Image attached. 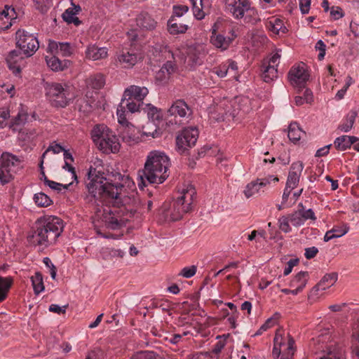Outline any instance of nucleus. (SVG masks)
<instances>
[{
	"label": "nucleus",
	"instance_id": "nucleus-1",
	"mask_svg": "<svg viewBox=\"0 0 359 359\" xmlns=\"http://www.w3.org/2000/svg\"><path fill=\"white\" fill-rule=\"evenodd\" d=\"M86 188L94 198H100L106 203L98 208L93 217L96 228L118 229L130 219L126 205L131 198L127 196L123 184H112L101 168L90 166L88 172Z\"/></svg>",
	"mask_w": 359,
	"mask_h": 359
},
{
	"label": "nucleus",
	"instance_id": "nucleus-2",
	"mask_svg": "<svg viewBox=\"0 0 359 359\" xmlns=\"http://www.w3.org/2000/svg\"><path fill=\"white\" fill-rule=\"evenodd\" d=\"M170 165V159L163 151H150L144 169L138 172L137 184L140 189H143L146 187L145 181L151 184H162L168 177Z\"/></svg>",
	"mask_w": 359,
	"mask_h": 359
},
{
	"label": "nucleus",
	"instance_id": "nucleus-3",
	"mask_svg": "<svg viewBox=\"0 0 359 359\" xmlns=\"http://www.w3.org/2000/svg\"><path fill=\"white\" fill-rule=\"evenodd\" d=\"M64 229L63 221L53 215H46L37 220V228L32 236L33 243L47 248L57 242Z\"/></svg>",
	"mask_w": 359,
	"mask_h": 359
},
{
	"label": "nucleus",
	"instance_id": "nucleus-4",
	"mask_svg": "<svg viewBox=\"0 0 359 359\" xmlns=\"http://www.w3.org/2000/svg\"><path fill=\"white\" fill-rule=\"evenodd\" d=\"M196 190L191 185H188L181 191V196L169 205H165L163 214L165 219L168 221H177L180 219L184 213L191 210V205L196 195Z\"/></svg>",
	"mask_w": 359,
	"mask_h": 359
},
{
	"label": "nucleus",
	"instance_id": "nucleus-5",
	"mask_svg": "<svg viewBox=\"0 0 359 359\" xmlns=\"http://www.w3.org/2000/svg\"><path fill=\"white\" fill-rule=\"evenodd\" d=\"M224 11L236 20L244 19L253 23L258 19V13L250 0H223Z\"/></svg>",
	"mask_w": 359,
	"mask_h": 359
},
{
	"label": "nucleus",
	"instance_id": "nucleus-6",
	"mask_svg": "<svg viewBox=\"0 0 359 359\" xmlns=\"http://www.w3.org/2000/svg\"><path fill=\"white\" fill-rule=\"evenodd\" d=\"M45 91L47 100L51 106L55 108L66 107L72 100L69 87L67 83H47Z\"/></svg>",
	"mask_w": 359,
	"mask_h": 359
},
{
	"label": "nucleus",
	"instance_id": "nucleus-7",
	"mask_svg": "<svg viewBox=\"0 0 359 359\" xmlns=\"http://www.w3.org/2000/svg\"><path fill=\"white\" fill-rule=\"evenodd\" d=\"M294 344V341L288 333H285L283 330H278L273 339V358L292 359L295 351Z\"/></svg>",
	"mask_w": 359,
	"mask_h": 359
},
{
	"label": "nucleus",
	"instance_id": "nucleus-8",
	"mask_svg": "<svg viewBox=\"0 0 359 359\" xmlns=\"http://www.w3.org/2000/svg\"><path fill=\"white\" fill-rule=\"evenodd\" d=\"M192 115V110L183 100H177L167 110L165 118L168 124L180 125L187 121Z\"/></svg>",
	"mask_w": 359,
	"mask_h": 359
},
{
	"label": "nucleus",
	"instance_id": "nucleus-9",
	"mask_svg": "<svg viewBox=\"0 0 359 359\" xmlns=\"http://www.w3.org/2000/svg\"><path fill=\"white\" fill-rule=\"evenodd\" d=\"M21 168V161L10 153H4L0 158V181L2 184L11 182Z\"/></svg>",
	"mask_w": 359,
	"mask_h": 359
},
{
	"label": "nucleus",
	"instance_id": "nucleus-10",
	"mask_svg": "<svg viewBox=\"0 0 359 359\" xmlns=\"http://www.w3.org/2000/svg\"><path fill=\"white\" fill-rule=\"evenodd\" d=\"M16 47L26 57L32 56L39 48L37 37L25 29H18L15 33Z\"/></svg>",
	"mask_w": 359,
	"mask_h": 359
},
{
	"label": "nucleus",
	"instance_id": "nucleus-11",
	"mask_svg": "<svg viewBox=\"0 0 359 359\" xmlns=\"http://www.w3.org/2000/svg\"><path fill=\"white\" fill-rule=\"evenodd\" d=\"M304 168V164L302 161H297L293 162L290 166L285 187L283 194V203L287 201L292 191L297 187L299 183V180Z\"/></svg>",
	"mask_w": 359,
	"mask_h": 359
},
{
	"label": "nucleus",
	"instance_id": "nucleus-12",
	"mask_svg": "<svg viewBox=\"0 0 359 359\" xmlns=\"http://www.w3.org/2000/svg\"><path fill=\"white\" fill-rule=\"evenodd\" d=\"M198 130L191 126L184 128L176 137V147L180 153H184L195 146L198 138Z\"/></svg>",
	"mask_w": 359,
	"mask_h": 359
},
{
	"label": "nucleus",
	"instance_id": "nucleus-13",
	"mask_svg": "<svg viewBox=\"0 0 359 359\" xmlns=\"http://www.w3.org/2000/svg\"><path fill=\"white\" fill-rule=\"evenodd\" d=\"M280 50H276L269 59L264 60L262 65V76L263 80L269 83L278 78V67L281 57Z\"/></svg>",
	"mask_w": 359,
	"mask_h": 359
},
{
	"label": "nucleus",
	"instance_id": "nucleus-14",
	"mask_svg": "<svg viewBox=\"0 0 359 359\" xmlns=\"http://www.w3.org/2000/svg\"><path fill=\"white\" fill-rule=\"evenodd\" d=\"M279 181L278 177L269 175L264 178H257L255 180L248 183L243 193L246 198H250L259 194L261 190L270 185L271 183H276Z\"/></svg>",
	"mask_w": 359,
	"mask_h": 359
},
{
	"label": "nucleus",
	"instance_id": "nucleus-15",
	"mask_svg": "<svg viewBox=\"0 0 359 359\" xmlns=\"http://www.w3.org/2000/svg\"><path fill=\"white\" fill-rule=\"evenodd\" d=\"M288 80L295 88H302L309 79V74L306 65L303 62L294 65L288 72Z\"/></svg>",
	"mask_w": 359,
	"mask_h": 359
},
{
	"label": "nucleus",
	"instance_id": "nucleus-16",
	"mask_svg": "<svg viewBox=\"0 0 359 359\" xmlns=\"http://www.w3.org/2000/svg\"><path fill=\"white\" fill-rule=\"evenodd\" d=\"M26 57L21 50H13L9 53L6 62L10 70L15 75H19L26 65Z\"/></svg>",
	"mask_w": 359,
	"mask_h": 359
},
{
	"label": "nucleus",
	"instance_id": "nucleus-17",
	"mask_svg": "<svg viewBox=\"0 0 359 359\" xmlns=\"http://www.w3.org/2000/svg\"><path fill=\"white\" fill-rule=\"evenodd\" d=\"M122 126L123 128L120 131L119 135L123 142L131 146L142 141L140 130L134 125L129 123Z\"/></svg>",
	"mask_w": 359,
	"mask_h": 359
},
{
	"label": "nucleus",
	"instance_id": "nucleus-18",
	"mask_svg": "<svg viewBox=\"0 0 359 359\" xmlns=\"http://www.w3.org/2000/svg\"><path fill=\"white\" fill-rule=\"evenodd\" d=\"M148 93L149 90L147 88L132 85L125 89L121 101L135 100L139 102V103H143V100Z\"/></svg>",
	"mask_w": 359,
	"mask_h": 359
},
{
	"label": "nucleus",
	"instance_id": "nucleus-19",
	"mask_svg": "<svg viewBox=\"0 0 359 359\" xmlns=\"http://www.w3.org/2000/svg\"><path fill=\"white\" fill-rule=\"evenodd\" d=\"M231 36L225 37L222 34L217 33L216 25H214L212 27V36L210 37V42L217 48L221 49L222 50H226L232 41L237 37L233 29L229 32Z\"/></svg>",
	"mask_w": 359,
	"mask_h": 359
},
{
	"label": "nucleus",
	"instance_id": "nucleus-20",
	"mask_svg": "<svg viewBox=\"0 0 359 359\" xmlns=\"http://www.w3.org/2000/svg\"><path fill=\"white\" fill-rule=\"evenodd\" d=\"M16 18L17 14L14 8L6 5L0 11V32L10 28Z\"/></svg>",
	"mask_w": 359,
	"mask_h": 359
},
{
	"label": "nucleus",
	"instance_id": "nucleus-21",
	"mask_svg": "<svg viewBox=\"0 0 359 359\" xmlns=\"http://www.w3.org/2000/svg\"><path fill=\"white\" fill-rule=\"evenodd\" d=\"M112 132L113 131L104 124H98L93 128L90 133L91 138L100 150L101 149V143L104 142L105 140Z\"/></svg>",
	"mask_w": 359,
	"mask_h": 359
},
{
	"label": "nucleus",
	"instance_id": "nucleus-22",
	"mask_svg": "<svg viewBox=\"0 0 359 359\" xmlns=\"http://www.w3.org/2000/svg\"><path fill=\"white\" fill-rule=\"evenodd\" d=\"M71 4L72 6L66 9L62 13V19L67 24H74L75 26H79L81 22L76 15L81 11V6L74 4L72 0L71 1Z\"/></svg>",
	"mask_w": 359,
	"mask_h": 359
},
{
	"label": "nucleus",
	"instance_id": "nucleus-23",
	"mask_svg": "<svg viewBox=\"0 0 359 359\" xmlns=\"http://www.w3.org/2000/svg\"><path fill=\"white\" fill-rule=\"evenodd\" d=\"M85 53L86 57L90 60H100L108 56V49L105 47L89 45L87 46Z\"/></svg>",
	"mask_w": 359,
	"mask_h": 359
},
{
	"label": "nucleus",
	"instance_id": "nucleus-24",
	"mask_svg": "<svg viewBox=\"0 0 359 359\" xmlns=\"http://www.w3.org/2000/svg\"><path fill=\"white\" fill-rule=\"evenodd\" d=\"M322 347V353L318 359H342V350L335 343H330Z\"/></svg>",
	"mask_w": 359,
	"mask_h": 359
},
{
	"label": "nucleus",
	"instance_id": "nucleus-25",
	"mask_svg": "<svg viewBox=\"0 0 359 359\" xmlns=\"http://www.w3.org/2000/svg\"><path fill=\"white\" fill-rule=\"evenodd\" d=\"M46 62L48 67L54 72H61L69 68L72 62L69 60H60L55 55H46Z\"/></svg>",
	"mask_w": 359,
	"mask_h": 359
},
{
	"label": "nucleus",
	"instance_id": "nucleus-26",
	"mask_svg": "<svg viewBox=\"0 0 359 359\" xmlns=\"http://www.w3.org/2000/svg\"><path fill=\"white\" fill-rule=\"evenodd\" d=\"M121 144L116 135L112 132L105 140V142L101 143L100 150L106 154L117 153L119 151Z\"/></svg>",
	"mask_w": 359,
	"mask_h": 359
},
{
	"label": "nucleus",
	"instance_id": "nucleus-27",
	"mask_svg": "<svg viewBox=\"0 0 359 359\" xmlns=\"http://www.w3.org/2000/svg\"><path fill=\"white\" fill-rule=\"evenodd\" d=\"M162 133L157 124L152 121H147L142 128L141 138L146 137L148 140L161 137Z\"/></svg>",
	"mask_w": 359,
	"mask_h": 359
},
{
	"label": "nucleus",
	"instance_id": "nucleus-28",
	"mask_svg": "<svg viewBox=\"0 0 359 359\" xmlns=\"http://www.w3.org/2000/svg\"><path fill=\"white\" fill-rule=\"evenodd\" d=\"M267 29L274 35H283L287 32V28L284 25L283 21L276 17L269 18L266 22Z\"/></svg>",
	"mask_w": 359,
	"mask_h": 359
},
{
	"label": "nucleus",
	"instance_id": "nucleus-29",
	"mask_svg": "<svg viewBox=\"0 0 359 359\" xmlns=\"http://www.w3.org/2000/svg\"><path fill=\"white\" fill-rule=\"evenodd\" d=\"M104 84L105 79L101 73L91 74L86 80V85L88 89L100 90L104 87Z\"/></svg>",
	"mask_w": 359,
	"mask_h": 359
},
{
	"label": "nucleus",
	"instance_id": "nucleus-30",
	"mask_svg": "<svg viewBox=\"0 0 359 359\" xmlns=\"http://www.w3.org/2000/svg\"><path fill=\"white\" fill-rule=\"evenodd\" d=\"M167 26L168 31L172 35L184 34L189 28L188 25L177 22L175 16H172L168 20Z\"/></svg>",
	"mask_w": 359,
	"mask_h": 359
},
{
	"label": "nucleus",
	"instance_id": "nucleus-31",
	"mask_svg": "<svg viewBox=\"0 0 359 359\" xmlns=\"http://www.w3.org/2000/svg\"><path fill=\"white\" fill-rule=\"evenodd\" d=\"M349 227L346 224L334 226L332 229L327 231L324 236V241L327 242L335 238H340L348 233Z\"/></svg>",
	"mask_w": 359,
	"mask_h": 359
},
{
	"label": "nucleus",
	"instance_id": "nucleus-32",
	"mask_svg": "<svg viewBox=\"0 0 359 359\" xmlns=\"http://www.w3.org/2000/svg\"><path fill=\"white\" fill-rule=\"evenodd\" d=\"M337 280L336 273L326 274L313 288V291H324L334 285Z\"/></svg>",
	"mask_w": 359,
	"mask_h": 359
},
{
	"label": "nucleus",
	"instance_id": "nucleus-33",
	"mask_svg": "<svg viewBox=\"0 0 359 359\" xmlns=\"http://www.w3.org/2000/svg\"><path fill=\"white\" fill-rule=\"evenodd\" d=\"M137 25L147 30H153L156 26V22L147 13H141L136 20Z\"/></svg>",
	"mask_w": 359,
	"mask_h": 359
},
{
	"label": "nucleus",
	"instance_id": "nucleus-34",
	"mask_svg": "<svg viewBox=\"0 0 359 359\" xmlns=\"http://www.w3.org/2000/svg\"><path fill=\"white\" fill-rule=\"evenodd\" d=\"M308 281V273L300 271L290 280L289 285L290 287H297L301 290L305 287Z\"/></svg>",
	"mask_w": 359,
	"mask_h": 359
},
{
	"label": "nucleus",
	"instance_id": "nucleus-35",
	"mask_svg": "<svg viewBox=\"0 0 359 359\" xmlns=\"http://www.w3.org/2000/svg\"><path fill=\"white\" fill-rule=\"evenodd\" d=\"M118 60L126 68H131L137 62V56L129 52L123 53L118 56Z\"/></svg>",
	"mask_w": 359,
	"mask_h": 359
},
{
	"label": "nucleus",
	"instance_id": "nucleus-36",
	"mask_svg": "<svg viewBox=\"0 0 359 359\" xmlns=\"http://www.w3.org/2000/svg\"><path fill=\"white\" fill-rule=\"evenodd\" d=\"M13 280L11 277L0 276V302L4 301L7 296L10 288L13 285Z\"/></svg>",
	"mask_w": 359,
	"mask_h": 359
},
{
	"label": "nucleus",
	"instance_id": "nucleus-37",
	"mask_svg": "<svg viewBox=\"0 0 359 359\" xmlns=\"http://www.w3.org/2000/svg\"><path fill=\"white\" fill-rule=\"evenodd\" d=\"M303 134V131L297 123H292L288 127L287 136L294 144L297 143Z\"/></svg>",
	"mask_w": 359,
	"mask_h": 359
},
{
	"label": "nucleus",
	"instance_id": "nucleus-38",
	"mask_svg": "<svg viewBox=\"0 0 359 359\" xmlns=\"http://www.w3.org/2000/svg\"><path fill=\"white\" fill-rule=\"evenodd\" d=\"M352 140H355V136L341 135L335 139L334 144L337 149L344 151L353 144Z\"/></svg>",
	"mask_w": 359,
	"mask_h": 359
},
{
	"label": "nucleus",
	"instance_id": "nucleus-39",
	"mask_svg": "<svg viewBox=\"0 0 359 359\" xmlns=\"http://www.w3.org/2000/svg\"><path fill=\"white\" fill-rule=\"evenodd\" d=\"M143 110L147 113V118L149 119L148 121L156 123L162 118L161 110L151 104H147L146 107L143 108Z\"/></svg>",
	"mask_w": 359,
	"mask_h": 359
},
{
	"label": "nucleus",
	"instance_id": "nucleus-40",
	"mask_svg": "<svg viewBox=\"0 0 359 359\" xmlns=\"http://www.w3.org/2000/svg\"><path fill=\"white\" fill-rule=\"evenodd\" d=\"M356 114L354 111H351L347 114L342 122L339 125L338 129L341 132L348 133L351 130L355 123Z\"/></svg>",
	"mask_w": 359,
	"mask_h": 359
},
{
	"label": "nucleus",
	"instance_id": "nucleus-41",
	"mask_svg": "<svg viewBox=\"0 0 359 359\" xmlns=\"http://www.w3.org/2000/svg\"><path fill=\"white\" fill-rule=\"evenodd\" d=\"M31 281L35 294L38 295L44 290L45 287L43 285V276L40 272H36L31 277Z\"/></svg>",
	"mask_w": 359,
	"mask_h": 359
},
{
	"label": "nucleus",
	"instance_id": "nucleus-42",
	"mask_svg": "<svg viewBox=\"0 0 359 359\" xmlns=\"http://www.w3.org/2000/svg\"><path fill=\"white\" fill-rule=\"evenodd\" d=\"M33 200L35 204L40 208H47L53 204V200L43 192L35 194Z\"/></svg>",
	"mask_w": 359,
	"mask_h": 359
},
{
	"label": "nucleus",
	"instance_id": "nucleus-43",
	"mask_svg": "<svg viewBox=\"0 0 359 359\" xmlns=\"http://www.w3.org/2000/svg\"><path fill=\"white\" fill-rule=\"evenodd\" d=\"M192 4V11L194 17L198 20H202L205 17L203 11V0H190Z\"/></svg>",
	"mask_w": 359,
	"mask_h": 359
},
{
	"label": "nucleus",
	"instance_id": "nucleus-44",
	"mask_svg": "<svg viewBox=\"0 0 359 359\" xmlns=\"http://www.w3.org/2000/svg\"><path fill=\"white\" fill-rule=\"evenodd\" d=\"M313 100V97L312 91L309 89H306L302 96L297 95L294 97V102L296 105L301 106L305 103H311Z\"/></svg>",
	"mask_w": 359,
	"mask_h": 359
},
{
	"label": "nucleus",
	"instance_id": "nucleus-45",
	"mask_svg": "<svg viewBox=\"0 0 359 359\" xmlns=\"http://www.w3.org/2000/svg\"><path fill=\"white\" fill-rule=\"evenodd\" d=\"M10 110L6 107L0 108V128L11 126Z\"/></svg>",
	"mask_w": 359,
	"mask_h": 359
},
{
	"label": "nucleus",
	"instance_id": "nucleus-46",
	"mask_svg": "<svg viewBox=\"0 0 359 359\" xmlns=\"http://www.w3.org/2000/svg\"><path fill=\"white\" fill-rule=\"evenodd\" d=\"M130 359H158V355L154 351H139L134 353Z\"/></svg>",
	"mask_w": 359,
	"mask_h": 359
},
{
	"label": "nucleus",
	"instance_id": "nucleus-47",
	"mask_svg": "<svg viewBox=\"0 0 359 359\" xmlns=\"http://www.w3.org/2000/svg\"><path fill=\"white\" fill-rule=\"evenodd\" d=\"M28 115L24 111H21L18 113V114L15 117L14 119H11V126L10 127H14L15 126H21L25 123L27 121Z\"/></svg>",
	"mask_w": 359,
	"mask_h": 359
},
{
	"label": "nucleus",
	"instance_id": "nucleus-48",
	"mask_svg": "<svg viewBox=\"0 0 359 359\" xmlns=\"http://www.w3.org/2000/svg\"><path fill=\"white\" fill-rule=\"evenodd\" d=\"M123 102L121 101V103L118 106L116 110V116L118 118V122L121 126H124L126 124L129 123L126 118V111L125 107L122 105Z\"/></svg>",
	"mask_w": 359,
	"mask_h": 359
},
{
	"label": "nucleus",
	"instance_id": "nucleus-49",
	"mask_svg": "<svg viewBox=\"0 0 359 359\" xmlns=\"http://www.w3.org/2000/svg\"><path fill=\"white\" fill-rule=\"evenodd\" d=\"M42 173L45 184L48 186L51 189L57 191H60L62 188L67 189L69 187V186L72 184V183H69V184L63 185L56 182L50 180L47 178L43 172Z\"/></svg>",
	"mask_w": 359,
	"mask_h": 359
},
{
	"label": "nucleus",
	"instance_id": "nucleus-50",
	"mask_svg": "<svg viewBox=\"0 0 359 359\" xmlns=\"http://www.w3.org/2000/svg\"><path fill=\"white\" fill-rule=\"evenodd\" d=\"M50 151H53V153H54V154H60V152L64 151L65 149L59 144H50L41 156V169L43 168L42 165L43 163L44 158H45L46 154Z\"/></svg>",
	"mask_w": 359,
	"mask_h": 359
},
{
	"label": "nucleus",
	"instance_id": "nucleus-51",
	"mask_svg": "<svg viewBox=\"0 0 359 359\" xmlns=\"http://www.w3.org/2000/svg\"><path fill=\"white\" fill-rule=\"evenodd\" d=\"M288 216L290 219V223L294 226H299L304 224V219L302 217V212H295Z\"/></svg>",
	"mask_w": 359,
	"mask_h": 359
},
{
	"label": "nucleus",
	"instance_id": "nucleus-52",
	"mask_svg": "<svg viewBox=\"0 0 359 359\" xmlns=\"http://www.w3.org/2000/svg\"><path fill=\"white\" fill-rule=\"evenodd\" d=\"M290 219L289 216H282L278 219L280 229L284 233H289L292 229L290 226Z\"/></svg>",
	"mask_w": 359,
	"mask_h": 359
},
{
	"label": "nucleus",
	"instance_id": "nucleus-53",
	"mask_svg": "<svg viewBox=\"0 0 359 359\" xmlns=\"http://www.w3.org/2000/svg\"><path fill=\"white\" fill-rule=\"evenodd\" d=\"M72 54V48L67 42H60L58 55L63 57H68Z\"/></svg>",
	"mask_w": 359,
	"mask_h": 359
},
{
	"label": "nucleus",
	"instance_id": "nucleus-54",
	"mask_svg": "<svg viewBox=\"0 0 359 359\" xmlns=\"http://www.w3.org/2000/svg\"><path fill=\"white\" fill-rule=\"evenodd\" d=\"M196 271L197 267L195 265L186 266L181 270L180 275L184 278H189L196 274Z\"/></svg>",
	"mask_w": 359,
	"mask_h": 359
},
{
	"label": "nucleus",
	"instance_id": "nucleus-55",
	"mask_svg": "<svg viewBox=\"0 0 359 359\" xmlns=\"http://www.w3.org/2000/svg\"><path fill=\"white\" fill-rule=\"evenodd\" d=\"M35 5L41 12H46L51 6L50 0H34Z\"/></svg>",
	"mask_w": 359,
	"mask_h": 359
},
{
	"label": "nucleus",
	"instance_id": "nucleus-56",
	"mask_svg": "<svg viewBox=\"0 0 359 359\" xmlns=\"http://www.w3.org/2000/svg\"><path fill=\"white\" fill-rule=\"evenodd\" d=\"M60 42L50 40L47 46V52L51 55H58Z\"/></svg>",
	"mask_w": 359,
	"mask_h": 359
},
{
	"label": "nucleus",
	"instance_id": "nucleus-57",
	"mask_svg": "<svg viewBox=\"0 0 359 359\" xmlns=\"http://www.w3.org/2000/svg\"><path fill=\"white\" fill-rule=\"evenodd\" d=\"M143 103H139L135 100H129L127 101V109L128 111L131 113L137 112L140 111V107L142 106Z\"/></svg>",
	"mask_w": 359,
	"mask_h": 359
},
{
	"label": "nucleus",
	"instance_id": "nucleus-58",
	"mask_svg": "<svg viewBox=\"0 0 359 359\" xmlns=\"http://www.w3.org/2000/svg\"><path fill=\"white\" fill-rule=\"evenodd\" d=\"M228 71L227 64L225 63L220 65L213 69V72L220 78L225 77L227 75Z\"/></svg>",
	"mask_w": 359,
	"mask_h": 359
},
{
	"label": "nucleus",
	"instance_id": "nucleus-59",
	"mask_svg": "<svg viewBox=\"0 0 359 359\" xmlns=\"http://www.w3.org/2000/svg\"><path fill=\"white\" fill-rule=\"evenodd\" d=\"M330 15L334 20H339L344 17L343 10L338 6H333L330 9Z\"/></svg>",
	"mask_w": 359,
	"mask_h": 359
},
{
	"label": "nucleus",
	"instance_id": "nucleus-60",
	"mask_svg": "<svg viewBox=\"0 0 359 359\" xmlns=\"http://www.w3.org/2000/svg\"><path fill=\"white\" fill-rule=\"evenodd\" d=\"M189 10L187 6L179 5L173 6V16L181 17L184 15Z\"/></svg>",
	"mask_w": 359,
	"mask_h": 359
},
{
	"label": "nucleus",
	"instance_id": "nucleus-61",
	"mask_svg": "<svg viewBox=\"0 0 359 359\" xmlns=\"http://www.w3.org/2000/svg\"><path fill=\"white\" fill-rule=\"evenodd\" d=\"M163 69L166 72L165 74L170 77V75L175 72L177 69L176 65L172 61L166 62L163 65Z\"/></svg>",
	"mask_w": 359,
	"mask_h": 359
},
{
	"label": "nucleus",
	"instance_id": "nucleus-62",
	"mask_svg": "<svg viewBox=\"0 0 359 359\" xmlns=\"http://www.w3.org/2000/svg\"><path fill=\"white\" fill-rule=\"evenodd\" d=\"M325 48L326 46L322 40H318L317 41L316 44V50H319V54L318 56L319 60H322L324 58L325 55Z\"/></svg>",
	"mask_w": 359,
	"mask_h": 359
},
{
	"label": "nucleus",
	"instance_id": "nucleus-63",
	"mask_svg": "<svg viewBox=\"0 0 359 359\" xmlns=\"http://www.w3.org/2000/svg\"><path fill=\"white\" fill-rule=\"evenodd\" d=\"M165 69H163V67H162L156 73L155 76V79L157 81L160 83L167 81L170 78L165 74Z\"/></svg>",
	"mask_w": 359,
	"mask_h": 359
},
{
	"label": "nucleus",
	"instance_id": "nucleus-64",
	"mask_svg": "<svg viewBox=\"0 0 359 359\" xmlns=\"http://www.w3.org/2000/svg\"><path fill=\"white\" fill-rule=\"evenodd\" d=\"M299 8L303 14H307L309 12L311 0H299Z\"/></svg>",
	"mask_w": 359,
	"mask_h": 359
}]
</instances>
